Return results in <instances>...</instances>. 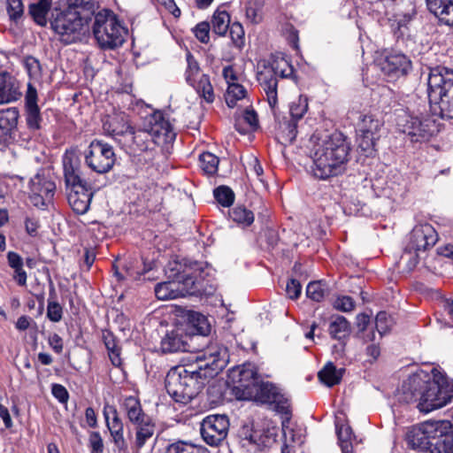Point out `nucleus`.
<instances>
[{"label": "nucleus", "mask_w": 453, "mask_h": 453, "mask_svg": "<svg viewBox=\"0 0 453 453\" xmlns=\"http://www.w3.org/2000/svg\"><path fill=\"white\" fill-rule=\"evenodd\" d=\"M227 357L224 346H208L196 356L195 364L179 365L168 371L165 380L166 392L176 403H188L224 369Z\"/></svg>", "instance_id": "1"}, {"label": "nucleus", "mask_w": 453, "mask_h": 453, "mask_svg": "<svg viewBox=\"0 0 453 453\" xmlns=\"http://www.w3.org/2000/svg\"><path fill=\"white\" fill-rule=\"evenodd\" d=\"M398 401L417 403L421 412L428 413L449 404L453 399V385L440 381L424 371L410 375L397 394Z\"/></svg>", "instance_id": "2"}, {"label": "nucleus", "mask_w": 453, "mask_h": 453, "mask_svg": "<svg viewBox=\"0 0 453 453\" xmlns=\"http://www.w3.org/2000/svg\"><path fill=\"white\" fill-rule=\"evenodd\" d=\"M350 143L342 133H334L319 145L313 155V175L327 180L342 175L350 160Z\"/></svg>", "instance_id": "3"}, {"label": "nucleus", "mask_w": 453, "mask_h": 453, "mask_svg": "<svg viewBox=\"0 0 453 453\" xmlns=\"http://www.w3.org/2000/svg\"><path fill=\"white\" fill-rule=\"evenodd\" d=\"M171 123L165 119L164 114L154 111L144 119L142 127H132L123 142L130 153L137 154L153 150L157 145L172 142L175 139Z\"/></svg>", "instance_id": "4"}, {"label": "nucleus", "mask_w": 453, "mask_h": 453, "mask_svg": "<svg viewBox=\"0 0 453 453\" xmlns=\"http://www.w3.org/2000/svg\"><path fill=\"white\" fill-rule=\"evenodd\" d=\"M65 182L68 192V203L77 214L86 213L93 197L91 185L81 178V161L73 150H66L63 157Z\"/></svg>", "instance_id": "5"}, {"label": "nucleus", "mask_w": 453, "mask_h": 453, "mask_svg": "<svg viewBox=\"0 0 453 453\" xmlns=\"http://www.w3.org/2000/svg\"><path fill=\"white\" fill-rule=\"evenodd\" d=\"M88 19L89 17L83 16L80 11L54 8L49 23L59 40L65 44H70L81 40L88 29Z\"/></svg>", "instance_id": "6"}, {"label": "nucleus", "mask_w": 453, "mask_h": 453, "mask_svg": "<svg viewBox=\"0 0 453 453\" xmlns=\"http://www.w3.org/2000/svg\"><path fill=\"white\" fill-rule=\"evenodd\" d=\"M92 32L98 47L104 50L122 46L127 34L117 16L109 10H103L95 15Z\"/></svg>", "instance_id": "7"}, {"label": "nucleus", "mask_w": 453, "mask_h": 453, "mask_svg": "<svg viewBox=\"0 0 453 453\" xmlns=\"http://www.w3.org/2000/svg\"><path fill=\"white\" fill-rule=\"evenodd\" d=\"M399 130L407 134L412 142L429 141L439 132V124L429 116L404 114L397 121Z\"/></svg>", "instance_id": "8"}, {"label": "nucleus", "mask_w": 453, "mask_h": 453, "mask_svg": "<svg viewBox=\"0 0 453 453\" xmlns=\"http://www.w3.org/2000/svg\"><path fill=\"white\" fill-rule=\"evenodd\" d=\"M259 380L257 368L250 363L234 367L228 373V381L233 386V393L239 400H246V398L254 396L256 394L254 387Z\"/></svg>", "instance_id": "9"}, {"label": "nucleus", "mask_w": 453, "mask_h": 453, "mask_svg": "<svg viewBox=\"0 0 453 453\" xmlns=\"http://www.w3.org/2000/svg\"><path fill=\"white\" fill-rule=\"evenodd\" d=\"M438 421H427L411 426L405 434L409 448L421 453H431L437 438Z\"/></svg>", "instance_id": "10"}, {"label": "nucleus", "mask_w": 453, "mask_h": 453, "mask_svg": "<svg viewBox=\"0 0 453 453\" xmlns=\"http://www.w3.org/2000/svg\"><path fill=\"white\" fill-rule=\"evenodd\" d=\"M115 161L112 147L102 141H93L85 153L86 165L97 173H106L111 171Z\"/></svg>", "instance_id": "11"}, {"label": "nucleus", "mask_w": 453, "mask_h": 453, "mask_svg": "<svg viewBox=\"0 0 453 453\" xmlns=\"http://www.w3.org/2000/svg\"><path fill=\"white\" fill-rule=\"evenodd\" d=\"M29 199L34 206L44 210L50 203L56 191V184L51 178L41 169L29 182Z\"/></svg>", "instance_id": "12"}, {"label": "nucleus", "mask_w": 453, "mask_h": 453, "mask_svg": "<svg viewBox=\"0 0 453 453\" xmlns=\"http://www.w3.org/2000/svg\"><path fill=\"white\" fill-rule=\"evenodd\" d=\"M200 431L207 444L219 446L227 436L229 419L226 415H209L203 420Z\"/></svg>", "instance_id": "13"}, {"label": "nucleus", "mask_w": 453, "mask_h": 453, "mask_svg": "<svg viewBox=\"0 0 453 453\" xmlns=\"http://www.w3.org/2000/svg\"><path fill=\"white\" fill-rule=\"evenodd\" d=\"M427 96H453V69L437 65L430 68L427 78Z\"/></svg>", "instance_id": "14"}, {"label": "nucleus", "mask_w": 453, "mask_h": 453, "mask_svg": "<svg viewBox=\"0 0 453 453\" xmlns=\"http://www.w3.org/2000/svg\"><path fill=\"white\" fill-rule=\"evenodd\" d=\"M241 438L242 446L253 451L264 450L276 441V434L273 432L268 429H255L248 426L242 428Z\"/></svg>", "instance_id": "15"}, {"label": "nucleus", "mask_w": 453, "mask_h": 453, "mask_svg": "<svg viewBox=\"0 0 453 453\" xmlns=\"http://www.w3.org/2000/svg\"><path fill=\"white\" fill-rule=\"evenodd\" d=\"M380 68L388 81H396L408 75L412 69V64L404 54L390 53L381 61Z\"/></svg>", "instance_id": "16"}, {"label": "nucleus", "mask_w": 453, "mask_h": 453, "mask_svg": "<svg viewBox=\"0 0 453 453\" xmlns=\"http://www.w3.org/2000/svg\"><path fill=\"white\" fill-rule=\"evenodd\" d=\"M254 388H256L254 389L256 395L246 398V400H254L263 403H277V408L281 413L288 414L290 412L288 401H281L283 396L273 383L259 380Z\"/></svg>", "instance_id": "17"}, {"label": "nucleus", "mask_w": 453, "mask_h": 453, "mask_svg": "<svg viewBox=\"0 0 453 453\" xmlns=\"http://www.w3.org/2000/svg\"><path fill=\"white\" fill-rule=\"evenodd\" d=\"M438 234L430 224L416 226L411 234L409 248L418 252L425 251L435 245Z\"/></svg>", "instance_id": "18"}, {"label": "nucleus", "mask_w": 453, "mask_h": 453, "mask_svg": "<svg viewBox=\"0 0 453 453\" xmlns=\"http://www.w3.org/2000/svg\"><path fill=\"white\" fill-rule=\"evenodd\" d=\"M191 270L192 268H188L180 272L177 268L171 269L172 272L176 271V273L169 275V277L174 278L175 281H178L180 297L187 295H196L201 290V282L198 280L200 273L197 272V269L195 271Z\"/></svg>", "instance_id": "19"}, {"label": "nucleus", "mask_w": 453, "mask_h": 453, "mask_svg": "<svg viewBox=\"0 0 453 453\" xmlns=\"http://www.w3.org/2000/svg\"><path fill=\"white\" fill-rule=\"evenodd\" d=\"M190 339L183 328L178 327L170 332L162 338L160 348L163 353H174L179 351H189L188 340Z\"/></svg>", "instance_id": "20"}, {"label": "nucleus", "mask_w": 453, "mask_h": 453, "mask_svg": "<svg viewBox=\"0 0 453 453\" xmlns=\"http://www.w3.org/2000/svg\"><path fill=\"white\" fill-rule=\"evenodd\" d=\"M437 438L431 453H453V426L446 420L437 424Z\"/></svg>", "instance_id": "21"}, {"label": "nucleus", "mask_w": 453, "mask_h": 453, "mask_svg": "<svg viewBox=\"0 0 453 453\" xmlns=\"http://www.w3.org/2000/svg\"><path fill=\"white\" fill-rule=\"evenodd\" d=\"M103 127L106 134L112 136L121 144H123L127 134L132 128L124 115L109 116L104 121Z\"/></svg>", "instance_id": "22"}, {"label": "nucleus", "mask_w": 453, "mask_h": 453, "mask_svg": "<svg viewBox=\"0 0 453 453\" xmlns=\"http://www.w3.org/2000/svg\"><path fill=\"white\" fill-rule=\"evenodd\" d=\"M257 79L266 96L270 107L274 109L278 104V78L273 76V70L262 69L257 72Z\"/></svg>", "instance_id": "23"}, {"label": "nucleus", "mask_w": 453, "mask_h": 453, "mask_svg": "<svg viewBox=\"0 0 453 453\" xmlns=\"http://www.w3.org/2000/svg\"><path fill=\"white\" fill-rule=\"evenodd\" d=\"M18 81L7 72L0 73V104L19 100L21 96Z\"/></svg>", "instance_id": "24"}, {"label": "nucleus", "mask_w": 453, "mask_h": 453, "mask_svg": "<svg viewBox=\"0 0 453 453\" xmlns=\"http://www.w3.org/2000/svg\"><path fill=\"white\" fill-rule=\"evenodd\" d=\"M330 336L340 342V353L345 350L346 342L351 333L350 323L343 316L337 315L332 317V320L328 326Z\"/></svg>", "instance_id": "25"}, {"label": "nucleus", "mask_w": 453, "mask_h": 453, "mask_svg": "<svg viewBox=\"0 0 453 453\" xmlns=\"http://www.w3.org/2000/svg\"><path fill=\"white\" fill-rule=\"evenodd\" d=\"M426 3L440 24L453 27V0H426Z\"/></svg>", "instance_id": "26"}, {"label": "nucleus", "mask_w": 453, "mask_h": 453, "mask_svg": "<svg viewBox=\"0 0 453 453\" xmlns=\"http://www.w3.org/2000/svg\"><path fill=\"white\" fill-rule=\"evenodd\" d=\"M344 372L345 369H337L333 363L329 362L319 372L318 377L323 384L332 388L342 381Z\"/></svg>", "instance_id": "27"}, {"label": "nucleus", "mask_w": 453, "mask_h": 453, "mask_svg": "<svg viewBox=\"0 0 453 453\" xmlns=\"http://www.w3.org/2000/svg\"><path fill=\"white\" fill-rule=\"evenodd\" d=\"M428 100L433 110L434 111L438 110L441 119H453V96H437L434 99L433 96H428Z\"/></svg>", "instance_id": "28"}, {"label": "nucleus", "mask_w": 453, "mask_h": 453, "mask_svg": "<svg viewBox=\"0 0 453 453\" xmlns=\"http://www.w3.org/2000/svg\"><path fill=\"white\" fill-rule=\"evenodd\" d=\"M52 0H39L37 3L29 5L28 12L33 20L41 27H45L48 22V13Z\"/></svg>", "instance_id": "29"}, {"label": "nucleus", "mask_w": 453, "mask_h": 453, "mask_svg": "<svg viewBox=\"0 0 453 453\" xmlns=\"http://www.w3.org/2000/svg\"><path fill=\"white\" fill-rule=\"evenodd\" d=\"M19 111L17 107L0 110V130L3 134H10L18 126Z\"/></svg>", "instance_id": "30"}, {"label": "nucleus", "mask_w": 453, "mask_h": 453, "mask_svg": "<svg viewBox=\"0 0 453 453\" xmlns=\"http://www.w3.org/2000/svg\"><path fill=\"white\" fill-rule=\"evenodd\" d=\"M155 295L159 300L176 299L180 297L178 281L173 278L171 281L157 283L155 286Z\"/></svg>", "instance_id": "31"}, {"label": "nucleus", "mask_w": 453, "mask_h": 453, "mask_svg": "<svg viewBox=\"0 0 453 453\" xmlns=\"http://www.w3.org/2000/svg\"><path fill=\"white\" fill-rule=\"evenodd\" d=\"M188 84L196 89L199 96L203 98L205 102L211 104L214 101L215 95L209 75L202 74L199 80L196 79Z\"/></svg>", "instance_id": "32"}, {"label": "nucleus", "mask_w": 453, "mask_h": 453, "mask_svg": "<svg viewBox=\"0 0 453 453\" xmlns=\"http://www.w3.org/2000/svg\"><path fill=\"white\" fill-rule=\"evenodd\" d=\"M156 430L157 425L155 421L141 427H136L134 430V441L133 442L134 448L136 450H140L143 448L145 444L154 437Z\"/></svg>", "instance_id": "33"}, {"label": "nucleus", "mask_w": 453, "mask_h": 453, "mask_svg": "<svg viewBox=\"0 0 453 453\" xmlns=\"http://www.w3.org/2000/svg\"><path fill=\"white\" fill-rule=\"evenodd\" d=\"M8 265L14 270L13 279L19 286H26L27 284V273L23 270V259L14 251L7 253Z\"/></svg>", "instance_id": "34"}, {"label": "nucleus", "mask_w": 453, "mask_h": 453, "mask_svg": "<svg viewBox=\"0 0 453 453\" xmlns=\"http://www.w3.org/2000/svg\"><path fill=\"white\" fill-rule=\"evenodd\" d=\"M335 426L342 453H353L352 440L356 437L353 435L352 428L348 424L336 423Z\"/></svg>", "instance_id": "35"}, {"label": "nucleus", "mask_w": 453, "mask_h": 453, "mask_svg": "<svg viewBox=\"0 0 453 453\" xmlns=\"http://www.w3.org/2000/svg\"><path fill=\"white\" fill-rule=\"evenodd\" d=\"M381 127L382 122L379 119L372 114H365L358 123V133L380 137L378 133Z\"/></svg>", "instance_id": "36"}, {"label": "nucleus", "mask_w": 453, "mask_h": 453, "mask_svg": "<svg viewBox=\"0 0 453 453\" xmlns=\"http://www.w3.org/2000/svg\"><path fill=\"white\" fill-rule=\"evenodd\" d=\"M418 262V252L407 247L401 255L397 266L402 273H409L416 268Z\"/></svg>", "instance_id": "37"}, {"label": "nucleus", "mask_w": 453, "mask_h": 453, "mask_svg": "<svg viewBox=\"0 0 453 453\" xmlns=\"http://www.w3.org/2000/svg\"><path fill=\"white\" fill-rule=\"evenodd\" d=\"M230 27V15L226 11L217 10L211 19L212 31L219 35L224 36Z\"/></svg>", "instance_id": "38"}, {"label": "nucleus", "mask_w": 453, "mask_h": 453, "mask_svg": "<svg viewBox=\"0 0 453 453\" xmlns=\"http://www.w3.org/2000/svg\"><path fill=\"white\" fill-rule=\"evenodd\" d=\"M165 453H210V451L204 446L179 441L168 445Z\"/></svg>", "instance_id": "39"}, {"label": "nucleus", "mask_w": 453, "mask_h": 453, "mask_svg": "<svg viewBox=\"0 0 453 453\" xmlns=\"http://www.w3.org/2000/svg\"><path fill=\"white\" fill-rule=\"evenodd\" d=\"M263 69H271L273 72V76L278 75L281 78L294 77V67L286 59L280 58L273 60L271 65H264Z\"/></svg>", "instance_id": "40"}, {"label": "nucleus", "mask_w": 453, "mask_h": 453, "mask_svg": "<svg viewBox=\"0 0 453 453\" xmlns=\"http://www.w3.org/2000/svg\"><path fill=\"white\" fill-rule=\"evenodd\" d=\"M188 321L198 334L206 336L211 333V324L209 323L207 317L204 315L192 311L188 315Z\"/></svg>", "instance_id": "41"}, {"label": "nucleus", "mask_w": 453, "mask_h": 453, "mask_svg": "<svg viewBox=\"0 0 453 453\" xmlns=\"http://www.w3.org/2000/svg\"><path fill=\"white\" fill-rule=\"evenodd\" d=\"M247 90L239 83H230L226 93V103L228 107L234 108L239 100L245 98Z\"/></svg>", "instance_id": "42"}, {"label": "nucleus", "mask_w": 453, "mask_h": 453, "mask_svg": "<svg viewBox=\"0 0 453 453\" xmlns=\"http://www.w3.org/2000/svg\"><path fill=\"white\" fill-rule=\"evenodd\" d=\"M308 110V97L300 95L293 100L289 106V113L292 119L299 120L303 119Z\"/></svg>", "instance_id": "43"}, {"label": "nucleus", "mask_w": 453, "mask_h": 453, "mask_svg": "<svg viewBox=\"0 0 453 453\" xmlns=\"http://www.w3.org/2000/svg\"><path fill=\"white\" fill-rule=\"evenodd\" d=\"M229 215L234 222L245 226H250L254 221V213L244 206L233 208Z\"/></svg>", "instance_id": "44"}, {"label": "nucleus", "mask_w": 453, "mask_h": 453, "mask_svg": "<svg viewBox=\"0 0 453 453\" xmlns=\"http://www.w3.org/2000/svg\"><path fill=\"white\" fill-rule=\"evenodd\" d=\"M202 170L208 175L218 172L219 159L211 152H203L199 157Z\"/></svg>", "instance_id": "45"}, {"label": "nucleus", "mask_w": 453, "mask_h": 453, "mask_svg": "<svg viewBox=\"0 0 453 453\" xmlns=\"http://www.w3.org/2000/svg\"><path fill=\"white\" fill-rule=\"evenodd\" d=\"M25 117L27 127L31 133L35 134L41 129L42 117L40 108L26 109Z\"/></svg>", "instance_id": "46"}, {"label": "nucleus", "mask_w": 453, "mask_h": 453, "mask_svg": "<svg viewBox=\"0 0 453 453\" xmlns=\"http://www.w3.org/2000/svg\"><path fill=\"white\" fill-rule=\"evenodd\" d=\"M128 420L137 415H141L143 411L140 400L135 396H127L123 400L121 404Z\"/></svg>", "instance_id": "47"}, {"label": "nucleus", "mask_w": 453, "mask_h": 453, "mask_svg": "<svg viewBox=\"0 0 453 453\" xmlns=\"http://www.w3.org/2000/svg\"><path fill=\"white\" fill-rule=\"evenodd\" d=\"M280 134L282 142L292 143L297 134V120L290 119L284 121L282 125H280Z\"/></svg>", "instance_id": "48"}, {"label": "nucleus", "mask_w": 453, "mask_h": 453, "mask_svg": "<svg viewBox=\"0 0 453 453\" xmlns=\"http://www.w3.org/2000/svg\"><path fill=\"white\" fill-rule=\"evenodd\" d=\"M378 139L379 136L359 133L357 136L358 148L366 157L372 156L375 151V144Z\"/></svg>", "instance_id": "49"}, {"label": "nucleus", "mask_w": 453, "mask_h": 453, "mask_svg": "<svg viewBox=\"0 0 453 453\" xmlns=\"http://www.w3.org/2000/svg\"><path fill=\"white\" fill-rule=\"evenodd\" d=\"M217 202L224 207H229L234 201L233 190L226 186H219L213 191Z\"/></svg>", "instance_id": "50"}, {"label": "nucleus", "mask_w": 453, "mask_h": 453, "mask_svg": "<svg viewBox=\"0 0 453 453\" xmlns=\"http://www.w3.org/2000/svg\"><path fill=\"white\" fill-rule=\"evenodd\" d=\"M394 325L393 318L386 311H380L375 318L376 330L382 337L385 334L388 333Z\"/></svg>", "instance_id": "51"}, {"label": "nucleus", "mask_w": 453, "mask_h": 453, "mask_svg": "<svg viewBox=\"0 0 453 453\" xmlns=\"http://www.w3.org/2000/svg\"><path fill=\"white\" fill-rule=\"evenodd\" d=\"M327 293V289L321 281L310 282L306 288V296L308 298L321 302Z\"/></svg>", "instance_id": "52"}, {"label": "nucleus", "mask_w": 453, "mask_h": 453, "mask_svg": "<svg viewBox=\"0 0 453 453\" xmlns=\"http://www.w3.org/2000/svg\"><path fill=\"white\" fill-rule=\"evenodd\" d=\"M264 6V0H250L246 6V18L254 24L261 21L259 13Z\"/></svg>", "instance_id": "53"}, {"label": "nucleus", "mask_w": 453, "mask_h": 453, "mask_svg": "<svg viewBox=\"0 0 453 453\" xmlns=\"http://www.w3.org/2000/svg\"><path fill=\"white\" fill-rule=\"evenodd\" d=\"M229 33L234 46L242 50L245 44L244 29L240 22H234L229 27Z\"/></svg>", "instance_id": "54"}, {"label": "nucleus", "mask_w": 453, "mask_h": 453, "mask_svg": "<svg viewBox=\"0 0 453 453\" xmlns=\"http://www.w3.org/2000/svg\"><path fill=\"white\" fill-rule=\"evenodd\" d=\"M188 66L185 72L186 81L188 83L193 82L196 77L200 74V66L197 60L195 58L193 54L188 51L186 55Z\"/></svg>", "instance_id": "55"}, {"label": "nucleus", "mask_w": 453, "mask_h": 453, "mask_svg": "<svg viewBox=\"0 0 453 453\" xmlns=\"http://www.w3.org/2000/svg\"><path fill=\"white\" fill-rule=\"evenodd\" d=\"M66 4V9L80 11L81 12H88L94 13L96 9V2L94 0H67Z\"/></svg>", "instance_id": "56"}, {"label": "nucleus", "mask_w": 453, "mask_h": 453, "mask_svg": "<svg viewBox=\"0 0 453 453\" xmlns=\"http://www.w3.org/2000/svg\"><path fill=\"white\" fill-rule=\"evenodd\" d=\"M24 65L30 78H38L42 74V67L39 60L32 56H27L24 59Z\"/></svg>", "instance_id": "57"}, {"label": "nucleus", "mask_w": 453, "mask_h": 453, "mask_svg": "<svg viewBox=\"0 0 453 453\" xmlns=\"http://www.w3.org/2000/svg\"><path fill=\"white\" fill-rule=\"evenodd\" d=\"M7 13L11 20L17 21L24 13L21 0H7Z\"/></svg>", "instance_id": "58"}, {"label": "nucleus", "mask_w": 453, "mask_h": 453, "mask_svg": "<svg viewBox=\"0 0 453 453\" xmlns=\"http://www.w3.org/2000/svg\"><path fill=\"white\" fill-rule=\"evenodd\" d=\"M88 447L91 453H103L104 449V440L99 432L92 431L88 436Z\"/></svg>", "instance_id": "59"}, {"label": "nucleus", "mask_w": 453, "mask_h": 453, "mask_svg": "<svg viewBox=\"0 0 453 453\" xmlns=\"http://www.w3.org/2000/svg\"><path fill=\"white\" fill-rule=\"evenodd\" d=\"M210 29L209 22H200L194 28L195 36L200 42L208 43L210 42Z\"/></svg>", "instance_id": "60"}, {"label": "nucleus", "mask_w": 453, "mask_h": 453, "mask_svg": "<svg viewBox=\"0 0 453 453\" xmlns=\"http://www.w3.org/2000/svg\"><path fill=\"white\" fill-rule=\"evenodd\" d=\"M104 416L106 426L123 424L117 409L113 405L106 404L104 407Z\"/></svg>", "instance_id": "61"}, {"label": "nucleus", "mask_w": 453, "mask_h": 453, "mask_svg": "<svg viewBox=\"0 0 453 453\" xmlns=\"http://www.w3.org/2000/svg\"><path fill=\"white\" fill-rule=\"evenodd\" d=\"M47 318L52 322H59L63 318V308L58 302H49Z\"/></svg>", "instance_id": "62"}, {"label": "nucleus", "mask_w": 453, "mask_h": 453, "mask_svg": "<svg viewBox=\"0 0 453 453\" xmlns=\"http://www.w3.org/2000/svg\"><path fill=\"white\" fill-rule=\"evenodd\" d=\"M334 307L342 312L351 311L355 308L354 300L348 296L337 297L334 302Z\"/></svg>", "instance_id": "63"}, {"label": "nucleus", "mask_w": 453, "mask_h": 453, "mask_svg": "<svg viewBox=\"0 0 453 453\" xmlns=\"http://www.w3.org/2000/svg\"><path fill=\"white\" fill-rule=\"evenodd\" d=\"M111 441L118 453H130L128 442L124 436V432L111 435Z\"/></svg>", "instance_id": "64"}]
</instances>
